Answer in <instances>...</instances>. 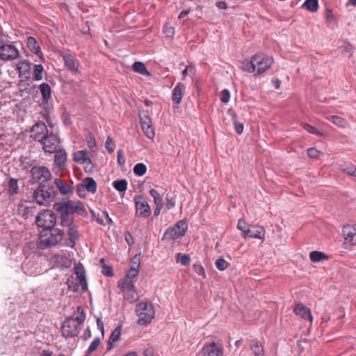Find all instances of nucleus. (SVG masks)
Masks as SVG:
<instances>
[{
    "mask_svg": "<svg viewBox=\"0 0 356 356\" xmlns=\"http://www.w3.org/2000/svg\"><path fill=\"white\" fill-rule=\"evenodd\" d=\"M73 161L77 163L90 165V159L86 149L76 151L73 154Z\"/></svg>",
    "mask_w": 356,
    "mask_h": 356,
    "instance_id": "obj_25",
    "label": "nucleus"
},
{
    "mask_svg": "<svg viewBox=\"0 0 356 356\" xmlns=\"http://www.w3.org/2000/svg\"><path fill=\"white\" fill-rule=\"evenodd\" d=\"M229 266V263L223 258H219L216 261V267L219 270H225Z\"/></svg>",
    "mask_w": 356,
    "mask_h": 356,
    "instance_id": "obj_46",
    "label": "nucleus"
},
{
    "mask_svg": "<svg viewBox=\"0 0 356 356\" xmlns=\"http://www.w3.org/2000/svg\"><path fill=\"white\" fill-rule=\"evenodd\" d=\"M195 72V67L192 65H187L182 72L183 79H185L188 74H193Z\"/></svg>",
    "mask_w": 356,
    "mask_h": 356,
    "instance_id": "obj_55",
    "label": "nucleus"
},
{
    "mask_svg": "<svg viewBox=\"0 0 356 356\" xmlns=\"http://www.w3.org/2000/svg\"><path fill=\"white\" fill-rule=\"evenodd\" d=\"M250 349L252 350L254 356H264V348L261 343L258 341H251Z\"/></svg>",
    "mask_w": 356,
    "mask_h": 356,
    "instance_id": "obj_32",
    "label": "nucleus"
},
{
    "mask_svg": "<svg viewBox=\"0 0 356 356\" xmlns=\"http://www.w3.org/2000/svg\"><path fill=\"white\" fill-rule=\"evenodd\" d=\"M123 293L124 298L130 302H134L138 299V294L135 288L127 290V291H123Z\"/></svg>",
    "mask_w": 356,
    "mask_h": 356,
    "instance_id": "obj_37",
    "label": "nucleus"
},
{
    "mask_svg": "<svg viewBox=\"0 0 356 356\" xmlns=\"http://www.w3.org/2000/svg\"><path fill=\"white\" fill-rule=\"evenodd\" d=\"M187 227V224L184 220H179L173 227L167 229L163 238L166 240L177 239L185 234Z\"/></svg>",
    "mask_w": 356,
    "mask_h": 356,
    "instance_id": "obj_11",
    "label": "nucleus"
},
{
    "mask_svg": "<svg viewBox=\"0 0 356 356\" xmlns=\"http://www.w3.org/2000/svg\"><path fill=\"white\" fill-rule=\"evenodd\" d=\"M87 144H88V147L92 150H93L94 148L96 147V142L92 136L90 135L88 136Z\"/></svg>",
    "mask_w": 356,
    "mask_h": 356,
    "instance_id": "obj_57",
    "label": "nucleus"
},
{
    "mask_svg": "<svg viewBox=\"0 0 356 356\" xmlns=\"http://www.w3.org/2000/svg\"><path fill=\"white\" fill-rule=\"evenodd\" d=\"M61 225L67 227V234L69 238L67 245L70 248L74 247L75 241L79 238L77 226L70 219H61Z\"/></svg>",
    "mask_w": 356,
    "mask_h": 356,
    "instance_id": "obj_13",
    "label": "nucleus"
},
{
    "mask_svg": "<svg viewBox=\"0 0 356 356\" xmlns=\"http://www.w3.org/2000/svg\"><path fill=\"white\" fill-rule=\"evenodd\" d=\"M121 335V327L118 326L111 333L107 344V350H111L114 348L113 343L120 339Z\"/></svg>",
    "mask_w": 356,
    "mask_h": 356,
    "instance_id": "obj_28",
    "label": "nucleus"
},
{
    "mask_svg": "<svg viewBox=\"0 0 356 356\" xmlns=\"http://www.w3.org/2000/svg\"><path fill=\"white\" fill-rule=\"evenodd\" d=\"M134 172L137 176H143L146 173L147 167L143 163H137L134 168Z\"/></svg>",
    "mask_w": 356,
    "mask_h": 356,
    "instance_id": "obj_42",
    "label": "nucleus"
},
{
    "mask_svg": "<svg viewBox=\"0 0 356 356\" xmlns=\"http://www.w3.org/2000/svg\"><path fill=\"white\" fill-rule=\"evenodd\" d=\"M323 153L315 147H310L307 149V155L312 159H318Z\"/></svg>",
    "mask_w": 356,
    "mask_h": 356,
    "instance_id": "obj_49",
    "label": "nucleus"
},
{
    "mask_svg": "<svg viewBox=\"0 0 356 356\" xmlns=\"http://www.w3.org/2000/svg\"><path fill=\"white\" fill-rule=\"evenodd\" d=\"M342 170L349 175L356 177V167L353 165H349L342 168Z\"/></svg>",
    "mask_w": 356,
    "mask_h": 356,
    "instance_id": "obj_52",
    "label": "nucleus"
},
{
    "mask_svg": "<svg viewBox=\"0 0 356 356\" xmlns=\"http://www.w3.org/2000/svg\"><path fill=\"white\" fill-rule=\"evenodd\" d=\"M293 311L297 316H299L302 319L309 321L310 322L312 321V316L310 309L304 306L302 303L296 305Z\"/></svg>",
    "mask_w": 356,
    "mask_h": 356,
    "instance_id": "obj_23",
    "label": "nucleus"
},
{
    "mask_svg": "<svg viewBox=\"0 0 356 356\" xmlns=\"http://www.w3.org/2000/svg\"><path fill=\"white\" fill-rule=\"evenodd\" d=\"M56 222V216L51 210H44L40 212L35 218L38 227L44 229L54 228Z\"/></svg>",
    "mask_w": 356,
    "mask_h": 356,
    "instance_id": "obj_7",
    "label": "nucleus"
},
{
    "mask_svg": "<svg viewBox=\"0 0 356 356\" xmlns=\"http://www.w3.org/2000/svg\"><path fill=\"white\" fill-rule=\"evenodd\" d=\"M113 186L117 191L124 192L127 188V181L126 179L116 180L113 181Z\"/></svg>",
    "mask_w": 356,
    "mask_h": 356,
    "instance_id": "obj_38",
    "label": "nucleus"
},
{
    "mask_svg": "<svg viewBox=\"0 0 356 356\" xmlns=\"http://www.w3.org/2000/svg\"><path fill=\"white\" fill-rule=\"evenodd\" d=\"M40 143L46 153L53 154L60 149V138L53 131H51Z\"/></svg>",
    "mask_w": 356,
    "mask_h": 356,
    "instance_id": "obj_6",
    "label": "nucleus"
},
{
    "mask_svg": "<svg viewBox=\"0 0 356 356\" xmlns=\"http://www.w3.org/2000/svg\"><path fill=\"white\" fill-rule=\"evenodd\" d=\"M77 312V316L76 317H74V320L77 321V323H79L81 326H82L85 319H86V314L83 312V309L81 307L79 306L76 308Z\"/></svg>",
    "mask_w": 356,
    "mask_h": 356,
    "instance_id": "obj_43",
    "label": "nucleus"
},
{
    "mask_svg": "<svg viewBox=\"0 0 356 356\" xmlns=\"http://www.w3.org/2000/svg\"><path fill=\"white\" fill-rule=\"evenodd\" d=\"M51 173L45 166H34L31 170V181L33 183H44L50 180Z\"/></svg>",
    "mask_w": 356,
    "mask_h": 356,
    "instance_id": "obj_10",
    "label": "nucleus"
},
{
    "mask_svg": "<svg viewBox=\"0 0 356 356\" xmlns=\"http://www.w3.org/2000/svg\"><path fill=\"white\" fill-rule=\"evenodd\" d=\"M265 229L260 225L250 226L247 229V233L243 235V238L250 237L264 240L265 238Z\"/></svg>",
    "mask_w": 356,
    "mask_h": 356,
    "instance_id": "obj_20",
    "label": "nucleus"
},
{
    "mask_svg": "<svg viewBox=\"0 0 356 356\" xmlns=\"http://www.w3.org/2000/svg\"><path fill=\"white\" fill-rule=\"evenodd\" d=\"M302 7L312 13H315L318 8V0H306L302 4Z\"/></svg>",
    "mask_w": 356,
    "mask_h": 356,
    "instance_id": "obj_36",
    "label": "nucleus"
},
{
    "mask_svg": "<svg viewBox=\"0 0 356 356\" xmlns=\"http://www.w3.org/2000/svg\"><path fill=\"white\" fill-rule=\"evenodd\" d=\"M249 227L250 226L245 222L244 219H239L237 224V228L243 232V235H245L247 233V229H248Z\"/></svg>",
    "mask_w": 356,
    "mask_h": 356,
    "instance_id": "obj_50",
    "label": "nucleus"
},
{
    "mask_svg": "<svg viewBox=\"0 0 356 356\" xmlns=\"http://www.w3.org/2000/svg\"><path fill=\"white\" fill-rule=\"evenodd\" d=\"M302 127L306 131H307L310 134H314L316 135L321 134L320 132L317 129H316V128L309 124H304Z\"/></svg>",
    "mask_w": 356,
    "mask_h": 356,
    "instance_id": "obj_56",
    "label": "nucleus"
},
{
    "mask_svg": "<svg viewBox=\"0 0 356 356\" xmlns=\"http://www.w3.org/2000/svg\"><path fill=\"white\" fill-rule=\"evenodd\" d=\"M22 268L24 273L30 276L40 275L42 269L38 262L31 261V260L24 261L22 264Z\"/></svg>",
    "mask_w": 356,
    "mask_h": 356,
    "instance_id": "obj_18",
    "label": "nucleus"
},
{
    "mask_svg": "<svg viewBox=\"0 0 356 356\" xmlns=\"http://www.w3.org/2000/svg\"><path fill=\"white\" fill-rule=\"evenodd\" d=\"M106 147L108 152H112L114 149V144L111 137H108L106 141Z\"/></svg>",
    "mask_w": 356,
    "mask_h": 356,
    "instance_id": "obj_58",
    "label": "nucleus"
},
{
    "mask_svg": "<svg viewBox=\"0 0 356 356\" xmlns=\"http://www.w3.org/2000/svg\"><path fill=\"white\" fill-rule=\"evenodd\" d=\"M56 192L51 185H40L34 191L33 198L40 205H48L55 198Z\"/></svg>",
    "mask_w": 356,
    "mask_h": 356,
    "instance_id": "obj_3",
    "label": "nucleus"
},
{
    "mask_svg": "<svg viewBox=\"0 0 356 356\" xmlns=\"http://www.w3.org/2000/svg\"><path fill=\"white\" fill-rule=\"evenodd\" d=\"M62 58L64 61L65 66L73 73L79 72V61L71 54H63Z\"/></svg>",
    "mask_w": 356,
    "mask_h": 356,
    "instance_id": "obj_19",
    "label": "nucleus"
},
{
    "mask_svg": "<svg viewBox=\"0 0 356 356\" xmlns=\"http://www.w3.org/2000/svg\"><path fill=\"white\" fill-rule=\"evenodd\" d=\"M118 162L120 165H123L125 163V159L123 156L122 151L121 149L118 151Z\"/></svg>",
    "mask_w": 356,
    "mask_h": 356,
    "instance_id": "obj_62",
    "label": "nucleus"
},
{
    "mask_svg": "<svg viewBox=\"0 0 356 356\" xmlns=\"http://www.w3.org/2000/svg\"><path fill=\"white\" fill-rule=\"evenodd\" d=\"M74 271L76 275V280H77L81 285L82 292L86 291L88 289V283L83 266L81 264L76 265Z\"/></svg>",
    "mask_w": 356,
    "mask_h": 356,
    "instance_id": "obj_21",
    "label": "nucleus"
},
{
    "mask_svg": "<svg viewBox=\"0 0 356 356\" xmlns=\"http://www.w3.org/2000/svg\"><path fill=\"white\" fill-rule=\"evenodd\" d=\"M309 259L313 262H320L323 260L327 259L328 256L318 251H312L309 253Z\"/></svg>",
    "mask_w": 356,
    "mask_h": 356,
    "instance_id": "obj_33",
    "label": "nucleus"
},
{
    "mask_svg": "<svg viewBox=\"0 0 356 356\" xmlns=\"http://www.w3.org/2000/svg\"><path fill=\"white\" fill-rule=\"evenodd\" d=\"M40 92L45 102H47L51 97V88L49 84L43 83L40 86Z\"/></svg>",
    "mask_w": 356,
    "mask_h": 356,
    "instance_id": "obj_35",
    "label": "nucleus"
},
{
    "mask_svg": "<svg viewBox=\"0 0 356 356\" xmlns=\"http://www.w3.org/2000/svg\"><path fill=\"white\" fill-rule=\"evenodd\" d=\"M118 287L120 290L123 291H127V290H131V289H134L135 283L134 280H130L127 277L120 279L118 281Z\"/></svg>",
    "mask_w": 356,
    "mask_h": 356,
    "instance_id": "obj_29",
    "label": "nucleus"
},
{
    "mask_svg": "<svg viewBox=\"0 0 356 356\" xmlns=\"http://www.w3.org/2000/svg\"><path fill=\"white\" fill-rule=\"evenodd\" d=\"M186 90V86L182 83H178L174 88L172 94V99L173 102L179 105L181 102V99L184 95V93Z\"/></svg>",
    "mask_w": 356,
    "mask_h": 356,
    "instance_id": "obj_22",
    "label": "nucleus"
},
{
    "mask_svg": "<svg viewBox=\"0 0 356 356\" xmlns=\"http://www.w3.org/2000/svg\"><path fill=\"white\" fill-rule=\"evenodd\" d=\"M81 327L74 320V317H67L62 325V336L66 339L75 337L79 334Z\"/></svg>",
    "mask_w": 356,
    "mask_h": 356,
    "instance_id": "obj_8",
    "label": "nucleus"
},
{
    "mask_svg": "<svg viewBox=\"0 0 356 356\" xmlns=\"http://www.w3.org/2000/svg\"><path fill=\"white\" fill-rule=\"evenodd\" d=\"M54 208L61 215V219H70L69 214L82 210L83 206L79 201L68 200L54 204Z\"/></svg>",
    "mask_w": 356,
    "mask_h": 356,
    "instance_id": "obj_5",
    "label": "nucleus"
},
{
    "mask_svg": "<svg viewBox=\"0 0 356 356\" xmlns=\"http://www.w3.org/2000/svg\"><path fill=\"white\" fill-rule=\"evenodd\" d=\"M63 232L58 228L44 229L40 232V244L44 247L54 246L61 241Z\"/></svg>",
    "mask_w": 356,
    "mask_h": 356,
    "instance_id": "obj_4",
    "label": "nucleus"
},
{
    "mask_svg": "<svg viewBox=\"0 0 356 356\" xmlns=\"http://www.w3.org/2000/svg\"><path fill=\"white\" fill-rule=\"evenodd\" d=\"M44 68L42 65H35L33 66V78L35 81H40L42 79V72Z\"/></svg>",
    "mask_w": 356,
    "mask_h": 356,
    "instance_id": "obj_41",
    "label": "nucleus"
},
{
    "mask_svg": "<svg viewBox=\"0 0 356 356\" xmlns=\"http://www.w3.org/2000/svg\"><path fill=\"white\" fill-rule=\"evenodd\" d=\"M139 269L135 268L134 266H131L129 270L127 272L125 277L133 280L134 277H136L138 273Z\"/></svg>",
    "mask_w": 356,
    "mask_h": 356,
    "instance_id": "obj_51",
    "label": "nucleus"
},
{
    "mask_svg": "<svg viewBox=\"0 0 356 356\" xmlns=\"http://www.w3.org/2000/svg\"><path fill=\"white\" fill-rule=\"evenodd\" d=\"M26 44L27 47L31 52L40 55V57H42V54L40 51V48L38 44V42L33 37H29L27 38Z\"/></svg>",
    "mask_w": 356,
    "mask_h": 356,
    "instance_id": "obj_30",
    "label": "nucleus"
},
{
    "mask_svg": "<svg viewBox=\"0 0 356 356\" xmlns=\"http://www.w3.org/2000/svg\"><path fill=\"white\" fill-rule=\"evenodd\" d=\"M193 268L197 275L202 276L203 278L206 277L204 269L200 263L194 264L193 265Z\"/></svg>",
    "mask_w": 356,
    "mask_h": 356,
    "instance_id": "obj_48",
    "label": "nucleus"
},
{
    "mask_svg": "<svg viewBox=\"0 0 356 356\" xmlns=\"http://www.w3.org/2000/svg\"><path fill=\"white\" fill-rule=\"evenodd\" d=\"M344 243L350 245H356V225H347L343 227Z\"/></svg>",
    "mask_w": 356,
    "mask_h": 356,
    "instance_id": "obj_16",
    "label": "nucleus"
},
{
    "mask_svg": "<svg viewBox=\"0 0 356 356\" xmlns=\"http://www.w3.org/2000/svg\"><path fill=\"white\" fill-rule=\"evenodd\" d=\"M333 124L339 127H345L347 124V122L345 119L341 117L332 115L328 118Z\"/></svg>",
    "mask_w": 356,
    "mask_h": 356,
    "instance_id": "obj_39",
    "label": "nucleus"
},
{
    "mask_svg": "<svg viewBox=\"0 0 356 356\" xmlns=\"http://www.w3.org/2000/svg\"><path fill=\"white\" fill-rule=\"evenodd\" d=\"M149 194L154 199V204H163V194L154 188L149 191Z\"/></svg>",
    "mask_w": 356,
    "mask_h": 356,
    "instance_id": "obj_40",
    "label": "nucleus"
},
{
    "mask_svg": "<svg viewBox=\"0 0 356 356\" xmlns=\"http://www.w3.org/2000/svg\"><path fill=\"white\" fill-rule=\"evenodd\" d=\"M163 33L166 37L172 38L175 34V29L166 24L163 27Z\"/></svg>",
    "mask_w": 356,
    "mask_h": 356,
    "instance_id": "obj_54",
    "label": "nucleus"
},
{
    "mask_svg": "<svg viewBox=\"0 0 356 356\" xmlns=\"http://www.w3.org/2000/svg\"><path fill=\"white\" fill-rule=\"evenodd\" d=\"M50 131L47 129L45 123L39 122L35 124L31 129V138L34 140L40 142L42 140Z\"/></svg>",
    "mask_w": 356,
    "mask_h": 356,
    "instance_id": "obj_15",
    "label": "nucleus"
},
{
    "mask_svg": "<svg viewBox=\"0 0 356 356\" xmlns=\"http://www.w3.org/2000/svg\"><path fill=\"white\" fill-rule=\"evenodd\" d=\"M136 209V216L147 218L151 215V209L147 201L142 195H136L134 197Z\"/></svg>",
    "mask_w": 356,
    "mask_h": 356,
    "instance_id": "obj_12",
    "label": "nucleus"
},
{
    "mask_svg": "<svg viewBox=\"0 0 356 356\" xmlns=\"http://www.w3.org/2000/svg\"><path fill=\"white\" fill-rule=\"evenodd\" d=\"M86 189L88 192L94 193L97 190V184L92 177L85 178L82 183L78 186L77 191H80V188Z\"/></svg>",
    "mask_w": 356,
    "mask_h": 356,
    "instance_id": "obj_27",
    "label": "nucleus"
},
{
    "mask_svg": "<svg viewBox=\"0 0 356 356\" xmlns=\"http://www.w3.org/2000/svg\"><path fill=\"white\" fill-rule=\"evenodd\" d=\"M100 343H101V339L99 337L95 338L93 339V341L91 342V343L90 344V346L87 350L86 354L90 355L92 352L96 350L97 349V348L99 347V346L100 345Z\"/></svg>",
    "mask_w": 356,
    "mask_h": 356,
    "instance_id": "obj_45",
    "label": "nucleus"
},
{
    "mask_svg": "<svg viewBox=\"0 0 356 356\" xmlns=\"http://www.w3.org/2000/svg\"><path fill=\"white\" fill-rule=\"evenodd\" d=\"M66 284H67L68 289L70 290L73 291L74 292H77L79 291V287L81 286V285L73 277L67 279Z\"/></svg>",
    "mask_w": 356,
    "mask_h": 356,
    "instance_id": "obj_44",
    "label": "nucleus"
},
{
    "mask_svg": "<svg viewBox=\"0 0 356 356\" xmlns=\"http://www.w3.org/2000/svg\"><path fill=\"white\" fill-rule=\"evenodd\" d=\"M135 312L138 317V324L146 326L152 322L155 312L153 305L149 302H141L136 305Z\"/></svg>",
    "mask_w": 356,
    "mask_h": 356,
    "instance_id": "obj_2",
    "label": "nucleus"
},
{
    "mask_svg": "<svg viewBox=\"0 0 356 356\" xmlns=\"http://www.w3.org/2000/svg\"><path fill=\"white\" fill-rule=\"evenodd\" d=\"M177 259L182 266H187L189 264L191 258L188 254L179 253L177 254Z\"/></svg>",
    "mask_w": 356,
    "mask_h": 356,
    "instance_id": "obj_47",
    "label": "nucleus"
},
{
    "mask_svg": "<svg viewBox=\"0 0 356 356\" xmlns=\"http://www.w3.org/2000/svg\"><path fill=\"white\" fill-rule=\"evenodd\" d=\"M102 273L105 276L112 277L113 275V270L110 266H105L102 270Z\"/></svg>",
    "mask_w": 356,
    "mask_h": 356,
    "instance_id": "obj_59",
    "label": "nucleus"
},
{
    "mask_svg": "<svg viewBox=\"0 0 356 356\" xmlns=\"http://www.w3.org/2000/svg\"><path fill=\"white\" fill-rule=\"evenodd\" d=\"M131 263H132V266H134L135 268L139 269V268H140V258L139 257H138L137 256H135L132 259Z\"/></svg>",
    "mask_w": 356,
    "mask_h": 356,
    "instance_id": "obj_63",
    "label": "nucleus"
},
{
    "mask_svg": "<svg viewBox=\"0 0 356 356\" xmlns=\"http://www.w3.org/2000/svg\"><path fill=\"white\" fill-rule=\"evenodd\" d=\"M202 356H223V348L214 342L206 344L202 349Z\"/></svg>",
    "mask_w": 356,
    "mask_h": 356,
    "instance_id": "obj_17",
    "label": "nucleus"
},
{
    "mask_svg": "<svg viewBox=\"0 0 356 356\" xmlns=\"http://www.w3.org/2000/svg\"><path fill=\"white\" fill-rule=\"evenodd\" d=\"M234 129L238 134H241L243 131V124L241 122H234Z\"/></svg>",
    "mask_w": 356,
    "mask_h": 356,
    "instance_id": "obj_60",
    "label": "nucleus"
},
{
    "mask_svg": "<svg viewBox=\"0 0 356 356\" xmlns=\"http://www.w3.org/2000/svg\"><path fill=\"white\" fill-rule=\"evenodd\" d=\"M54 183L61 195H67L73 193L72 186L67 184L65 181L56 178L54 179Z\"/></svg>",
    "mask_w": 356,
    "mask_h": 356,
    "instance_id": "obj_26",
    "label": "nucleus"
},
{
    "mask_svg": "<svg viewBox=\"0 0 356 356\" xmlns=\"http://www.w3.org/2000/svg\"><path fill=\"white\" fill-rule=\"evenodd\" d=\"M230 99V93L229 91L227 89H224L221 92V97L220 101L224 103L227 104Z\"/></svg>",
    "mask_w": 356,
    "mask_h": 356,
    "instance_id": "obj_53",
    "label": "nucleus"
},
{
    "mask_svg": "<svg viewBox=\"0 0 356 356\" xmlns=\"http://www.w3.org/2000/svg\"><path fill=\"white\" fill-rule=\"evenodd\" d=\"M18 211L19 213H22L24 216L26 215L27 213H29L30 212V208L25 207L24 205H20L18 208Z\"/></svg>",
    "mask_w": 356,
    "mask_h": 356,
    "instance_id": "obj_61",
    "label": "nucleus"
},
{
    "mask_svg": "<svg viewBox=\"0 0 356 356\" xmlns=\"http://www.w3.org/2000/svg\"><path fill=\"white\" fill-rule=\"evenodd\" d=\"M54 163L57 168L62 170L65 168L67 155V152L63 149H59L54 152Z\"/></svg>",
    "mask_w": 356,
    "mask_h": 356,
    "instance_id": "obj_24",
    "label": "nucleus"
},
{
    "mask_svg": "<svg viewBox=\"0 0 356 356\" xmlns=\"http://www.w3.org/2000/svg\"><path fill=\"white\" fill-rule=\"evenodd\" d=\"M6 191L10 195L17 194L19 191L17 179L10 178L7 184Z\"/></svg>",
    "mask_w": 356,
    "mask_h": 356,
    "instance_id": "obj_31",
    "label": "nucleus"
},
{
    "mask_svg": "<svg viewBox=\"0 0 356 356\" xmlns=\"http://www.w3.org/2000/svg\"><path fill=\"white\" fill-rule=\"evenodd\" d=\"M19 56L17 47L12 44H1L0 58L4 61L13 60Z\"/></svg>",
    "mask_w": 356,
    "mask_h": 356,
    "instance_id": "obj_14",
    "label": "nucleus"
},
{
    "mask_svg": "<svg viewBox=\"0 0 356 356\" xmlns=\"http://www.w3.org/2000/svg\"><path fill=\"white\" fill-rule=\"evenodd\" d=\"M167 203H166V209L167 210H170L175 205V201L173 199H169L167 197Z\"/></svg>",
    "mask_w": 356,
    "mask_h": 356,
    "instance_id": "obj_64",
    "label": "nucleus"
},
{
    "mask_svg": "<svg viewBox=\"0 0 356 356\" xmlns=\"http://www.w3.org/2000/svg\"><path fill=\"white\" fill-rule=\"evenodd\" d=\"M139 118L141 129L145 136L149 139H153L155 134L152 127L150 113L147 110L139 111Z\"/></svg>",
    "mask_w": 356,
    "mask_h": 356,
    "instance_id": "obj_9",
    "label": "nucleus"
},
{
    "mask_svg": "<svg viewBox=\"0 0 356 356\" xmlns=\"http://www.w3.org/2000/svg\"><path fill=\"white\" fill-rule=\"evenodd\" d=\"M273 63L271 56L263 54H254L250 61L245 60L241 63V69L254 75L261 74L270 67Z\"/></svg>",
    "mask_w": 356,
    "mask_h": 356,
    "instance_id": "obj_1",
    "label": "nucleus"
},
{
    "mask_svg": "<svg viewBox=\"0 0 356 356\" xmlns=\"http://www.w3.org/2000/svg\"><path fill=\"white\" fill-rule=\"evenodd\" d=\"M133 70L143 76H149L150 73L147 71L144 63L141 62H135L133 64Z\"/></svg>",
    "mask_w": 356,
    "mask_h": 356,
    "instance_id": "obj_34",
    "label": "nucleus"
}]
</instances>
